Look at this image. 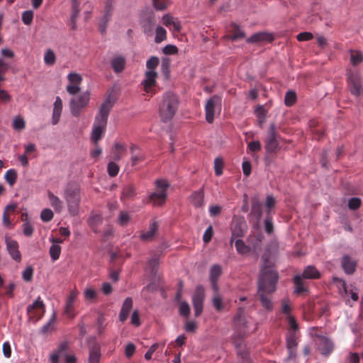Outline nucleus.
I'll list each match as a JSON object with an SVG mask.
<instances>
[{
	"label": "nucleus",
	"mask_w": 363,
	"mask_h": 363,
	"mask_svg": "<svg viewBox=\"0 0 363 363\" xmlns=\"http://www.w3.org/2000/svg\"><path fill=\"white\" fill-rule=\"evenodd\" d=\"M204 192L203 189L194 191L190 196L191 203L196 208L203 206Z\"/></svg>",
	"instance_id": "bb28decb"
},
{
	"label": "nucleus",
	"mask_w": 363,
	"mask_h": 363,
	"mask_svg": "<svg viewBox=\"0 0 363 363\" xmlns=\"http://www.w3.org/2000/svg\"><path fill=\"white\" fill-rule=\"evenodd\" d=\"M50 255L53 261H56L60 258L61 253V247L55 243L52 244L50 247Z\"/></svg>",
	"instance_id": "37998d69"
},
{
	"label": "nucleus",
	"mask_w": 363,
	"mask_h": 363,
	"mask_svg": "<svg viewBox=\"0 0 363 363\" xmlns=\"http://www.w3.org/2000/svg\"><path fill=\"white\" fill-rule=\"evenodd\" d=\"M230 32L232 35L228 38L232 40L242 39L245 37V33L240 28V26L235 23H232Z\"/></svg>",
	"instance_id": "c9c22d12"
},
{
	"label": "nucleus",
	"mask_w": 363,
	"mask_h": 363,
	"mask_svg": "<svg viewBox=\"0 0 363 363\" xmlns=\"http://www.w3.org/2000/svg\"><path fill=\"white\" fill-rule=\"evenodd\" d=\"M363 78L359 71L349 69L347 71V82L352 95L359 96L363 91Z\"/></svg>",
	"instance_id": "423d86ee"
},
{
	"label": "nucleus",
	"mask_w": 363,
	"mask_h": 363,
	"mask_svg": "<svg viewBox=\"0 0 363 363\" xmlns=\"http://www.w3.org/2000/svg\"><path fill=\"white\" fill-rule=\"evenodd\" d=\"M222 274V268L219 264H213L210 269V281H218Z\"/></svg>",
	"instance_id": "ea45409f"
},
{
	"label": "nucleus",
	"mask_w": 363,
	"mask_h": 363,
	"mask_svg": "<svg viewBox=\"0 0 363 363\" xmlns=\"http://www.w3.org/2000/svg\"><path fill=\"white\" fill-rule=\"evenodd\" d=\"M107 172L110 177H116L119 172V166L114 162H110L107 166Z\"/></svg>",
	"instance_id": "864d4df0"
},
{
	"label": "nucleus",
	"mask_w": 363,
	"mask_h": 363,
	"mask_svg": "<svg viewBox=\"0 0 363 363\" xmlns=\"http://www.w3.org/2000/svg\"><path fill=\"white\" fill-rule=\"evenodd\" d=\"M179 314L185 318H188L190 314V307L187 302L182 301L179 305Z\"/></svg>",
	"instance_id": "bf43d9fd"
},
{
	"label": "nucleus",
	"mask_w": 363,
	"mask_h": 363,
	"mask_svg": "<svg viewBox=\"0 0 363 363\" xmlns=\"http://www.w3.org/2000/svg\"><path fill=\"white\" fill-rule=\"evenodd\" d=\"M90 100V93L85 91L77 97H73L69 101L70 112L72 116L79 117L82 110L86 107Z\"/></svg>",
	"instance_id": "0eeeda50"
},
{
	"label": "nucleus",
	"mask_w": 363,
	"mask_h": 363,
	"mask_svg": "<svg viewBox=\"0 0 363 363\" xmlns=\"http://www.w3.org/2000/svg\"><path fill=\"white\" fill-rule=\"evenodd\" d=\"M33 268L31 266H28L22 272V278L25 281L30 282L33 279Z\"/></svg>",
	"instance_id": "13d9d810"
},
{
	"label": "nucleus",
	"mask_w": 363,
	"mask_h": 363,
	"mask_svg": "<svg viewBox=\"0 0 363 363\" xmlns=\"http://www.w3.org/2000/svg\"><path fill=\"white\" fill-rule=\"evenodd\" d=\"M265 148L269 152H274L277 150L279 143L277 140V133L274 124L269 126L268 136L265 140Z\"/></svg>",
	"instance_id": "4468645a"
},
{
	"label": "nucleus",
	"mask_w": 363,
	"mask_h": 363,
	"mask_svg": "<svg viewBox=\"0 0 363 363\" xmlns=\"http://www.w3.org/2000/svg\"><path fill=\"white\" fill-rule=\"evenodd\" d=\"M158 229V224L157 222H153L150 225L149 229L147 231H143L140 234V239L143 241H150L152 240L154 235Z\"/></svg>",
	"instance_id": "c85d7f7f"
},
{
	"label": "nucleus",
	"mask_w": 363,
	"mask_h": 363,
	"mask_svg": "<svg viewBox=\"0 0 363 363\" xmlns=\"http://www.w3.org/2000/svg\"><path fill=\"white\" fill-rule=\"evenodd\" d=\"M233 325L237 333L234 338L242 340L244 338L247 328L245 309L243 308L240 307L238 309V311L233 318Z\"/></svg>",
	"instance_id": "6e6552de"
},
{
	"label": "nucleus",
	"mask_w": 363,
	"mask_h": 363,
	"mask_svg": "<svg viewBox=\"0 0 363 363\" xmlns=\"http://www.w3.org/2000/svg\"><path fill=\"white\" fill-rule=\"evenodd\" d=\"M333 282L338 286L340 290H342L346 296L349 294L350 295V297L353 301H357L358 300L359 296L357 292L354 291L352 289L348 290L344 280L336 277H334L333 278Z\"/></svg>",
	"instance_id": "aec40b11"
},
{
	"label": "nucleus",
	"mask_w": 363,
	"mask_h": 363,
	"mask_svg": "<svg viewBox=\"0 0 363 363\" xmlns=\"http://www.w3.org/2000/svg\"><path fill=\"white\" fill-rule=\"evenodd\" d=\"M221 98L219 96L214 95L211 97L205 106L206 119L209 123H212L214 120L216 107L218 104L220 105Z\"/></svg>",
	"instance_id": "9b49d317"
},
{
	"label": "nucleus",
	"mask_w": 363,
	"mask_h": 363,
	"mask_svg": "<svg viewBox=\"0 0 363 363\" xmlns=\"http://www.w3.org/2000/svg\"><path fill=\"white\" fill-rule=\"evenodd\" d=\"M77 299V294L74 292H72L67 301L65 306V313L70 318H74L75 314L74 313V303Z\"/></svg>",
	"instance_id": "c756f323"
},
{
	"label": "nucleus",
	"mask_w": 363,
	"mask_h": 363,
	"mask_svg": "<svg viewBox=\"0 0 363 363\" xmlns=\"http://www.w3.org/2000/svg\"><path fill=\"white\" fill-rule=\"evenodd\" d=\"M273 292H267V291H257V296L262 303V306L267 310H272L273 308V303L270 295Z\"/></svg>",
	"instance_id": "4be33fe9"
},
{
	"label": "nucleus",
	"mask_w": 363,
	"mask_h": 363,
	"mask_svg": "<svg viewBox=\"0 0 363 363\" xmlns=\"http://www.w3.org/2000/svg\"><path fill=\"white\" fill-rule=\"evenodd\" d=\"M296 101V94L293 91H288L286 93L284 103L287 106H293Z\"/></svg>",
	"instance_id": "3c124183"
},
{
	"label": "nucleus",
	"mask_w": 363,
	"mask_h": 363,
	"mask_svg": "<svg viewBox=\"0 0 363 363\" xmlns=\"http://www.w3.org/2000/svg\"><path fill=\"white\" fill-rule=\"evenodd\" d=\"M102 222L103 218L99 214L91 215L88 219V224L89 227L96 233H99L97 227L100 225L102 223Z\"/></svg>",
	"instance_id": "72a5a7b5"
},
{
	"label": "nucleus",
	"mask_w": 363,
	"mask_h": 363,
	"mask_svg": "<svg viewBox=\"0 0 363 363\" xmlns=\"http://www.w3.org/2000/svg\"><path fill=\"white\" fill-rule=\"evenodd\" d=\"M12 127L14 130L21 131L26 128V122L21 116H16L13 120Z\"/></svg>",
	"instance_id": "a18cd8bd"
},
{
	"label": "nucleus",
	"mask_w": 363,
	"mask_h": 363,
	"mask_svg": "<svg viewBox=\"0 0 363 363\" xmlns=\"http://www.w3.org/2000/svg\"><path fill=\"white\" fill-rule=\"evenodd\" d=\"M100 358V346L98 344H95L89 350V363H99Z\"/></svg>",
	"instance_id": "7c9ffc66"
},
{
	"label": "nucleus",
	"mask_w": 363,
	"mask_h": 363,
	"mask_svg": "<svg viewBox=\"0 0 363 363\" xmlns=\"http://www.w3.org/2000/svg\"><path fill=\"white\" fill-rule=\"evenodd\" d=\"M204 298V289L202 286H198L192 296V303L196 317H199L203 312Z\"/></svg>",
	"instance_id": "1a4fd4ad"
},
{
	"label": "nucleus",
	"mask_w": 363,
	"mask_h": 363,
	"mask_svg": "<svg viewBox=\"0 0 363 363\" xmlns=\"http://www.w3.org/2000/svg\"><path fill=\"white\" fill-rule=\"evenodd\" d=\"M67 348L68 345L67 342L61 343L57 351L50 355V359L51 363H58L60 357L67 351Z\"/></svg>",
	"instance_id": "2f4dec72"
},
{
	"label": "nucleus",
	"mask_w": 363,
	"mask_h": 363,
	"mask_svg": "<svg viewBox=\"0 0 363 363\" xmlns=\"http://www.w3.org/2000/svg\"><path fill=\"white\" fill-rule=\"evenodd\" d=\"M286 345L289 350V356L295 355V350L297 346V340L294 333H291L286 338Z\"/></svg>",
	"instance_id": "f704fd0d"
},
{
	"label": "nucleus",
	"mask_w": 363,
	"mask_h": 363,
	"mask_svg": "<svg viewBox=\"0 0 363 363\" xmlns=\"http://www.w3.org/2000/svg\"><path fill=\"white\" fill-rule=\"evenodd\" d=\"M363 60V55L359 51H351L350 61L351 63L356 66Z\"/></svg>",
	"instance_id": "8fccbe9b"
},
{
	"label": "nucleus",
	"mask_w": 363,
	"mask_h": 363,
	"mask_svg": "<svg viewBox=\"0 0 363 363\" xmlns=\"http://www.w3.org/2000/svg\"><path fill=\"white\" fill-rule=\"evenodd\" d=\"M251 214L257 220H259L262 217V204L257 199H254L252 202Z\"/></svg>",
	"instance_id": "4c0bfd02"
},
{
	"label": "nucleus",
	"mask_w": 363,
	"mask_h": 363,
	"mask_svg": "<svg viewBox=\"0 0 363 363\" xmlns=\"http://www.w3.org/2000/svg\"><path fill=\"white\" fill-rule=\"evenodd\" d=\"M69 84L79 85L82 81V77L77 73H70L67 76Z\"/></svg>",
	"instance_id": "680f3d73"
},
{
	"label": "nucleus",
	"mask_w": 363,
	"mask_h": 363,
	"mask_svg": "<svg viewBox=\"0 0 363 363\" xmlns=\"http://www.w3.org/2000/svg\"><path fill=\"white\" fill-rule=\"evenodd\" d=\"M213 305L217 311H221L224 306L222 302V298L219 294H215L213 298Z\"/></svg>",
	"instance_id": "052dcab7"
},
{
	"label": "nucleus",
	"mask_w": 363,
	"mask_h": 363,
	"mask_svg": "<svg viewBox=\"0 0 363 363\" xmlns=\"http://www.w3.org/2000/svg\"><path fill=\"white\" fill-rule=\"evenodd\" d=\"M318 349L323 355L328 356L333 350V344L328 338L321 337L318 339Z\"/></svg>",
	"instance_id": "6ab92c4d"
},
{
	"label": "nucleus",
	"mask_w": 363,
	"mask_h": 363,
	"mask_svg": "<svg viewBox=\"0 0 363 363\" xmlns=\"http://www.w3.org/2000/svg\"><path fill=\"white\" fill-rule=\"evenodd\" d=\"M6 244L7 250L15 261L20 262L21 260V255L18 250V243L17 241L12 240L10 238H6Z\"/></svg>",
	"instance_id": "dca6fc26"
},
{
	"label": "nucleus",
	"mask_w": 363,
	"mask_h": 363,
	"mask_svg": "<svg viewBox=\"0 0 363 363\" xmlns=\"http://www.w3.org/2000/svg\"><path fill=\"white\" fill-rule=\"evenodd\" d=\"M133 307V300L130 297L125 299L121 310L119 313V319L121 322H125L129 315V313Z\"/></svg>",
	"instance_id": "a878e982"
},
{
	"label": "nucleus",
	"mask_w": 363,
	"mask_h": 363,
	"mask_svg": "<svg viewBox=\"0 0 363 363\" xmlns=\"http://www.w3.org/2000/svg\"><path fill=\"white\" fill-rule=\"evenodd\" d=\"M158 266H159V256L154 255L147 262V267L150 269L151 274H155L156 273Z\"/></svg>",
	"instance_id": "49530a36"
},
{
	"label": "nucleus",
	"mask_w": 363,
	"mask_h": 363,
	"mask_svg": "<svg viewBox=\"0 0 363 363\" xmlns=\"http://www.w3.org/2000/svg\"><path fill=\"white\" fill-rule=\"evenodd\" d=\"M154 7L157 10H164L168 6V0H152Z\"/></svg>",
	"instance_id": "69168bd1"
},
{
	"label": "nucleus",
	"mask_w": 363,
	"mask_h": 363,
	"mask_svg": "<svg viewBox=\"0 0 363 363\" xmlns=\"http://www.w3.org/2000/svg\"><path fill=\"white\" fill-rule=\"evenodd\" d=\"M17 177L18 174L16 171L13 169H11L6 172L4 178L9 184L11 186H13V184L16 182Z\"/></svg>",
	"instance_id": "a19ab883"
},
{
	"label": "nucleus",
	"mask_w": 363,
	"mask_h": 363,
	"mask_svg": "<svg viewBox=\"0 0 363 363\" xmlns=\"http://www.w3.org/2000/svg\"><path fill=\"white\" fill-rule=\"evenodd\" d=\"M239 339H235V342L236 344V347H237V349H238V356H240L242 359L245 362H249L250 361L249 359V352L248 350L246 349V348H242L241 346H240L238 344V341Z\"/></svg>",
	"instance_id": "09e8293b"
},
{
	"label": "nucleus",
	"mask_w": 363,
	"mask_h": 363,
	"mask_svg": "<svg viewBox=\"0 0 363 363\" xmlns=\"http://www.w3.org/2000/svg\"><path fill=\"white\" fill-rule=\"evenodd\" d=\"M48 197L50 204L54 208L55 211L57 213H62L64 208L62 201L50 191H48Z\"/></svg>",
	"instance_id": "5701e85b"
},
{
	"label": "nucleus",
	"mask_w": 363,
	"mask_h": 363,
	"mask_svg": "<svg viewBox=\"0 0 363 363\" xmlns=\"http://www.w3.org/2000/svg\"><path fill=\"white\" fill-rule=\"evenodd\" d=\"M235 246L238 252L241 255H245L250 251V247L240 239L235 241Z\"/></svg>",
	"instance_id": "79ce46f5"
},
{
	"label": "nucleus",
	"mask_w": 363,
	"mask_h": 363,
	"mask_svg": "<svg viewBox=\"0 0 363 363\" xmlns=\"http://www.w3.org/2000/svg\"><path fill=\"white\" fill-rule=\"evenodd\" d=\"M33 11H26L22 13L21 19L24 24L29 26L31 24L33 19Z\"/></svg>",
	"instance_id": "4d7b16f0"
},
{
	"label": "nucleus",
	"mask_w": 363,
	"mask_h": 363,
	"mask_svg": "<svg viewBox=\"0 0 363 363\" xmlns=\"http://www.w3.org/2000/svg\"><path fill=\"white\" fill-rule=\"evenodd\" d=\"M263 267L258 279V290L274 292L279 280V274L274 269V263L269 260L266 254L262 256Z\"/></svg>",
	"instance_id": "f03ea898"
},
{
	"label": "nucleus",
	"mask_w": 363,
	"mask_h": 363,
	"mask_svg": "<svg viewBox=\"0 0 363 363\" xmlns=\"http://www.w3.org/2000/svg\"><path fill=\"white\" fill-rule=\"evenodd\" d=\"M64 198L69 215L71 216H77L81 202L80 189L77 186H69L65 191Z\"/></svg>",
	"instance_id": "20e7f679"
},
{
	"label": "nucleus",
	"mask_w": 363,
	"mask_h": 363,
	"mask_svg": "<svg viewBox=\"0 0 363 363\" xmlns=\"http://www.w3.org/2000/svg\"><path fill=\"white\" fill-rule=\"evenodd\" d=\"M315 121H311V131L313 132V137L316 140H320L324 135V131L321 129L316 128L315 126Z\"/></svg>",
	"instance_id": "e2e57ef3"
},
{
	"label": "nucleus",
	"mask_w": 363,
	"mask_h": 363,
	"mask_svg": "<svg viewBox=\"0 0 363 363\" xmlns=\"http://www.w3.org/2000/svg\"><path fill=\"white\" fill-rule=\"evenodd\" d=\"M159 65V59L157 57H151L146 62V67L149 70H155Z\"/></svg>",
	"instance_id": "338daca9"
},
{
	"label": "nucleus",
	"mask_w": 363,
	"mask_h": 363,
	"mask_svg": "<svg viewBox=\"0 0 363 363\" xmlns=\"http://www.w3.org/2000/svg\"><path fill=\"white\" fill-rule=\"evenodd\" d=\"M54 214L50 208H45L41 211L40 218L43 222H49L53 218Z\"/></svg>",
	"instance_id": "6e6d98bb"
},
{
	"label": "nucleus",
	"mask_w": 363,
	"mask_h": 363,
	"mask_svg": "<svg viewBox=\"0 0 363 363\" xmlns=\"http://www.w3.org/2000/svg\"><path fill=\"white\" fill-rule=\"evenodd\" d=\"M341 267L345 273L349 275L353 274L357 266V262L349 255H344L340 260Z\"/></svg>",
	"instance_id": "2eb2a0df"
},
{
	"label": "nucleus",
	"mask_w": 363,
	"mask_h": 363,
	"mask_svg": "<svg viewBox=\"0 0 363 363\" xmlns=\"http://www.w3.org/2000/svg\"><path fill=\"white\" fill-rule=\"evenodd\" d=\"M45 305L40 297H38L35 302L27 307V313L30 318L40 319L45 313Z\"/></svg>",
	"instance_id": "9d476101"
},
{
	"label": "nucleus",
	"mask_w": 363,
	"mask_h": 363,
	"mask_svg": "<svg viewBox=\"0 0 363 363\" xmlns=\"http://www.w3.org/2000/svg\"><path fill=\"white\" fill-rule=\"evenodd\" d=\"M116 98L110 93L100 106L96 113L91 134V140L97 145L105 133L109 113L115 104Z\"/></svg>",
	"instance_id": "f257e3e1"
},
{
	"label": "nucleus",
	"mask_w": 363,
	"mask_h": 363,
	"mask_svg": "<svg viewBox=\"0 0 363 363\" xmlns=\"http://www.w3.org/2000/svg\"><path fill=\"white\" fill-rule=\"evenodd\" d=\"M362 201L361 199L357 197H353L350 199L348 201V207L351 210H357L361 206Z\"/></svg>",
	"instance_id": "0e129e2a"
},
{
	"label": "nucleus",
	"mask_w": 363,
	"mask_h": 363,
	"mask_svg": "<svg viewBox=\"0 0 363 363\" xmlns=\"http://www.w3.org/2000/svg\"><path fill=\"white\" fill-rule=\"evenodd\" d=\"M273 40V35L266 32L255 33L246 40L247 43H257L260 42L270 43L272 42Z\"/></svg>",
	"instance_id": "a211bd4d"
},
{
	"label": "nucleus",
	"mask_w": 363,
	"mask_h": 363,
	"mask_svg": "<svg viewBox=\"0 0 363 363\" xmlns=\"http://www.w3.org/2000/svg\"><path fill=\"white\" fill-rule=\"evenodd\" d=\"M56 61V56L55 52L50 50L48 49L44 56V62L45 65L52 66L55 63Z\"/></svg>",
	"instance_id": "c03bdc74"
},
{
	"label": "nucleus",
	"mask_w": 363,
	"mask_h": 363,
	"mask_svg": "<svg viewBox=\"0 0 363 363\" xmlns=\"http://www.w3.org/2000/svg\"><path fill=\"white\" fill-rule=\"evenodd\" d=\"M303 278L299 274L294 276L293 281L295 285L294 293L301 294L308 291V287L303 280Z\"/></svg>",
	"instance_id": "cd10ccee"
},
{
	"label": "nucleus",
	"mask_w": 363,
	"mask_h": 363,
	"mask_svg": "<svg viewBox=\"0 0 363 363\" xmlns=\"http://www.w3.org/2000/svg\"><path fill=\"white\" fill-rule=\"evenodd\" d=\"M62 111V101L60 96H57L54 103L52 124L57 125L59 121Z\"/></svg>",
	"instance_id": "412c9836"
},
{
	"label": "nucleus",
	"mask_w": 363,
	"mask_h": 363,
	"mask_svg": "<svg viewBox=\"0 0 363 363\" xmlns=\"http://www.w3.org/2000/svg\"><path fill=\"white\" fill-rule=\"evenodd\" d=\"M145 79L141 82V85L143 86V89L146 93H151L152 95L155 94V92L152 90V88L156 85V78L157 73L155 70H149L145 73Z\"/></svg>",
	"instance_id": "ddd939ff"
},
{
	"label": "nucleus",
	"mask_w": 363,
	"mask_h": 363,
	"mask_svg": "<svg viewBox=\"0 0 363 363\" xmlns=\"http://www.w3.org/2000/svg\"><path fill=\"white\" fill-rule=\"evenodd\" d=\"M156 191L150 194L149 201L155 206H161L166 202L167 198V189L169 186L168 182L163 179L155 182Z\"/></svg>",
	"instance_id": "39448f33"
},
{
	"label": "nucleus",
	"mask_w": 363,
	"mask_h": 363,
	"mask_svg": "<svg viewBox=\"0 0 363 363\" xmlns=\"http://www.w3.org/2000/svg\"><path fill=\"white\" fill-rule=\"evenodd\" d=\"M114 0H107L104 9V14L99 23V31L103 34L106 32V26L111 20L112 11L113 9Z\"/></svg>",
	"instance_id": "f8f14e48"
},
{
	"label": "nucleus",
	"mask_w": 363,
	"mask_h": 363,
	"mask_svg": "<svg viewBox=\"0 0 363 363\" xmlns=\"http://www.w3.org/2000/svg\"><path fill=\"white\" fill-rule=\"evenodd\" d=\"M167 38V32L166 30L162 26H157L156 28V35L155 38V41L157 43H160L164 40Z\"/></svg>",
	"instance_id": "de8ad7c7"
},
{
	"label": "nucleus",
	"mask_w": 363,
	"mask_h": 363,
	"mask_svg": "<svg viewBox=\"0 0 363 363\" xmlns=\"http://www.w3.org/2000/svg\"><path fill=\"white\" fill-rule=\"evenodd\" d=\"M302 278L306 279H318L321 277L320 272L313 265H308L303 269Z\"/></svg>",
	"instance_id": "393cba45"
},
{
	"label": "nucleus",
	"mask_w": 363,
	"mask_h": 363,
	"mask_svg": "<svg viewBox=\"0 0 363 363\" xmlns=\"http://www.w3.org/2000/svg\"><path fill=\"white\" fill-rule=\"evenodd\" d=\"M84 295L85 299L93 301L96 298L97 294L96 290L91 288H88L84 290Z\"/></svg>",
	"instance_id": "774afa93"
},
{
	"label": "nucleus",
	"mask_w": 363,
	"mask_h": 363,
	"mask_svg": "<svg viewBox=\"0 0 363 363\" xmlns=\"http://www.w3.org/2000/svg\"><path fill=\"white\" fill-rule=\"evenodd\" d=\"M111 66L116 74L123 72L125 68L126 59L123 55H116L110 61Z\"/></svg>",
	"instance_id": "f3484780"
},
{
	"label": "nucleus",
	"mask_w": 363,
	"mask_h": 363,
	"mask_svg": "<svg viewBox=\"0 0 363 363\" xmlns=\"http://www.w3.org/2000/svg\"><path fill=\"white\" fill-rule=\"evenodd\" d=\"M179 105L178 96L172 91L163 94L159 104V115L161 121L168 122L175 116Z\"/></svg>",
	"instance_id": "7ed1b4c3"
},
{
	"label": "nucleus",
	"mask_w": 363,
	"mask_h": 363,
	"mask_svg": "<svg viewBox=\"0 0 363 363\" xmlns=\"http://www.w3.org/2000/svg\"><path fill=\"white\" fill-rule=\"evenodd\" d=\"M16 205L14 203L7 205L3 213V223L5 226L11 228L12 225L9 219V211H15Z\"/></svg>",
	"instance_id": "58836bf2"
},
{
	"label": "nucleus",
	"mask_w": 363,
	"mask_h": 363,
	"mask_svg": "<svg viewBox=\"0 0 363 363\" xmlns=\"http://www.w3.org/2000/svg\"><path fill=\"white\" fill-rule=\"evenodd\" d=\"M126 151V147L123 144L116 143L112 150L113 159L114 161H119Z\"/></svg>",
	"instance_id": "473e14b6"
},
{
	"label": "nucleus",
	"mask_w": 363,
	"mask_h": 363,
	"mask_svg": "<svg viewBox=\"0 0 363 363\" xmlns=\"http://www.w3.org/2000/svg\"><path fill=\"white\" fill-rule=\"evenodd\" d=\"M281 313L285 314L286 316L291 315V306L289 298H284L281 301Z\"/></svg>",
	"instance_id": "603ef678"
},
{
	"label": "nucleus",
	"mask_w": 363,
	"mask_h": 363,
	"mask_svg": "<svg viewBox=\"0 0 363 363\" xmlns=\"http://www.w3.org/2000/svg\"><path fill=\"white\" fill-rule=\"evenodd\" d=\"M223 162L220 157H216L214 160V170L216 176H220L223 173Z\"/></svg>",
	"instance_id": "5fc2aeb1"
},
{
	"label": "nucleus",
	"mask_w": 363,
	"mask_h": 363,
	"mask_svg": "<svg viewBox=\"0 0 363 363\" xmlns=\"http://www.w3.org/2000/svg\"><path fill=\"white\" fill-rule=\"evenodd\" d=\"M130 150L131 152L132 166H135L145 160V154L135 145H132Z\"/></svg>",
	"instance_id": "b1692460"
},
{
	"label": "nucleus",
	"mask_w": 363,
	"mask_h": 363,
	"mask_svg": "<svg viewBox=\"0 0 363 363\" xmlns=\"http://www.w3.org/2000/svg\"><path fill=\"white\" fill-rule=\"evenodd\" d=\"M79 13V2L77 0H72V14H71V21H72V28L75 29L76 28V21Z\"/></svg>",
	"instance_id": "e433bc0d"
}]
</instances>
